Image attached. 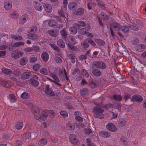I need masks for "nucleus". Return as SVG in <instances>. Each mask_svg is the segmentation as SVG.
Returning <instances> with one entry per match:
<instances>
[{"label": "nucleus", "instance_id": "obj_31", "mask_svg": "<svg viewBox=\"0 0 146 146\" xmlns=\"http://www.w3.org/2000/svg\"><path fill=\"white\" fill-rule=\"evenodd\" d=\"M95 41L98 45L100 46H103L105 44V42L101 39H96L95 40Z\"/></svg>", "mask_w": 146, "mask_h": 146}, {"label": "nucleus", "instance_id": "obj_59", "mask_svg": "<svg viewBox=\"0 0 146 146\" xmlns=\"http://www.w3.org/2000/svg\"><path fill=\"white\" fill-rule=\"evenodd\" d=\"M54 60L57 63H61L62 62V59L60 57L56 56L54 58Z\"/></svg>", "mask_w": 146, "mask_h": 146}, {"label": "nucleus", "instance_id": "obj_26", "mask_svg": "<svg viewBox=\"0 0 146 146\" xmlns=\"http://www.w3.org/2000/svg\"><path fill=\"white\" fill-rule=\"evenodd\" d=\"M1 69L3 72L7 75H10L13 73V71L10 69L3 68Z\"/></svg>", "mask_w": 146, "mask_h": 146}, {"label": "nucleus", "instance_id": "obj_16", "mask_svg": "<svg viewBox=\"0 0 146 146\" xmlns=\"http://www.w3.org/2000/svg\"><path fill=\"white\" fill-rule=\"evenodd\" d=\"M31 73L28 72H23L21 74V78L24 79L29 78L31 76Z\"/></svg>", "mask_w": 146, "mask_h": 146}, {"label": "nucleus", "instance_id": "obj_40", "mask_svg": "<svg viewBox=\"0 0 146 146\" xmlns=\"http://www.w3.org/2000/svg\"><path fill=\"white\" fill-rule=\"evenodd\" d=\"M88 42V41H87V39L84 40L83 42V43L81 44L82 47L85 48H88L89 44Z\"/></svg>", "mask_w": 146, "mask_h": 146}, {"label": "nucleus", "instance_id": "obj_51", "mask_svg": "<svg viewBox=\"0 0 146 146\" xmlns=\"http://www.w3.org/2000/svg\"><path fill=\"white\" fill-rule=\"evenodd\" d=\"M47 112L48 115H49L52 118H53L56 114L54 111L52 110H47Z\"/></svg>", "mask_w": 146, "mask_h": 146}, {"label": "nucleus", "instance_id": "obj_2", "mask_svg": "<svg viewBox=\"0 0 146 146\" xmlns=\"http://www.w3.org/2000/svg\"><path fill=\"white\" fill-rule=\"evenodd\" d=\"M92 69L96 68L102 70L105 69L107 68L106 64L102 61H94L92 64Z\"/></svg>", "mask_w": 146, "mask_h": 146}, {"label": "nucleus", "instance_id": "obj_45", "mask_svg": "<svg viewBox=\"0 0 146 146\" xmlns=\"http://www.w3.org/2000/svg\"><path fill=\"white\" fill-rule=\"evenodd\" d=\"M96 3L90 1L87 4L88 8L90 10L91 9H92V7H94L96 6Z\"/></svg>", "mask_w": 146, "mask_h": 146}, {"label": "nucleus", "instance_id": "obj_41", "mask_svg": "<svg viewBox=\"0 0 146 146\" xmlns=\"http://www.w3.org/2000/svg\"><path fill=\"white\" fill-rule=\"evenodd\" d=\"M126 123V121L125 120L123 119H120L118 124V126L119 127H121L123 126Z\"/></svg>", "mask_w": 146, "mask_h": 146}, {"label": "nucleus", "instance_id": "obj_10", "mask_svg": "<svg viewBox=\"0 0 146 146\" xmlns=\"http://www.w3.org/2000/svg\"><path fill=\"white\" fill-rule=\"evenodd\" d=\"M132 99L133 101L136 102H140L143 100V98L141 96L139 95H134L132 97Z\"/></svg>", "mask_w": 146, "mask_h": 146}, {"label": "nucleus", "instance_id": "obj_28", "mask_svg": "<svg viewBox=\"0 0 146 146\" xmlns=\"http://www.w3.org/2000/svg\"><path fill=\"white\" fill-rule=\"evenodd\" d=\"M8 98L11 103H14L17 101V98L13 94H9Z\"/></svg>", "mask_w": 146, "mask_h": 146}, {"label": "nucleus", "instance_id": "obj_61", "mask_svg": "<svg viewBox=\"0 0 146 146\" xmlns=\"http://www.w3.org/2000/svg\"><path fill=\"white\" fill-rule=\"evenodd\" d=\"M1 83L3 86L6 87L8 88L10 87L9 84L5 81H2Z\"/></svg>", "mask_w": 146, "mask_h": 146}, {"label": "nucleus", "instance_id": "obj_9", "mask_svg": "<svg viewBox=\"0 0 146 146\" xmlns=\"http://www.w3.org/2000/svg\"><path fill=\"white\" fill-rule=\"evenodd\" d=\"M4 7L7 10H10L12 7V4L11 1L7 0L5 1L4 3Z\"/></svg>", "mask_w": 146, "mask_h": 146}, {"label": "nucleus", "instance_id": "obj_18", "mask_svg": "<svg viewBox=\"0 0 146 146\" xmlns=\"http://www.w3.org/2000/svg\"><path fill=\"white\" fill-rule=\"evenodd\" d=\"M30 134L29 133H26L23 135L22 140L24 142H28L30 138Z\"/></svg>", "mask_w": 146, "mask_h": 146}, {"label": "nucleus", "instance_id": "obj_39", "mask_svg": "<svg viewBox=\"0 0 146 146\" xmlns=\"http://www.w3.org/2000/svg\"><path fill=\"white\" fill-rule=\"evenodd\" d=\"M61 35L64 38H66L68 34L66 30L64 29H63L60 32Z\"/></svg>", "mask_w": 146, "mask_h": 146}, {"label": "nucleus", "instance_id": "obj_24", "mask_svg": "<svg viewBox=\"0 0 146 146\" xmlns=\"http://www.w3.org/2000/svg\"><path fill=\"white\" fill-rule=\"evenodd\" d=\"M27 37L29 39L33 40H36L38 38V35L35 34H27Z\"/></svg>", "mask_w": 146, "mask_h": 146}, {"label": "nucleus", "instance_id": "obj_50", "mask_svg": "<svg viewBox=\"0 0 146 146\" xmlns=\"http://www.w3.org/2000/svg\"><path fill=\"white\" fill-rule=\"evenodd\" d=\"M29 97V95L26 92H24L23 93L21 96V98L23 99H27Z\"/></svg>", "mask_w": 146, "mask_h": 146}, {"label": "nucleus", "instance_id": "obj_29", "mask_svg": "<svg viewBox=\"0 0 146 146\" xmlns=\"http://www.w3.org/2000/svg\"><path fill=\"white\" fill-rule=\"evenodd\" d=\"M29 82L31 85L36 87L39 84V82L37 80L34 79H31L30 80Z\"/></svg>", "mask_w": 146, "mask_h": 146}, {"label": "nucleus", "instance_id": "obj_54", "mask_svg": "<svg viewBox=\"0 0 146 146\" xmlns=\"http://www.w3.org/2000/svg\"><path fill=\"white\" fill-rule=\"evenodd\" d=\"M113 107L118 110L119 113H120V110L121 108V106L118 104H115L113 105Z\"/></svg>", "mask_w": 146, "mask_h": 146}, {"label": "nucleus", "instance_id": "obj_6", "mask_svg": "<svg viewBox=\"0 0 146 146\" xmlns=\"http://www.w3.org/2000/svg\"><path fill=\"white\" fill-rule=\"evenodd\" d=\"M45 89V92L46 94L51 96H55V93L52 90L49 85L47 84Z\"/></svg>", "mask_w": 146, "mask_h": 146}, {"label": "nucleus", "instance_id": "obj_7", "mask_svg": "<svg viewBox=\"0 0 146 146\" xmlns=\"http://www.w3.org/2000/svg\"><path fill=\"white\" fill-rule=\"evenodd\" d=\"M28 19V15L27 14L22 15L19 18V23L20 25H23Z\"/></svg>", "mask_w": 146, "mask_h": 146}, {"label": "nucleus", "instance_id": "obj_47", "mask_svg": "<svg viewBox=\"0 0 146 146\" xmlns=\"http://www.w3.org/2000/svg\"><path fill=\"white\" fill-rule=\"evenodd\" d=\"M49 45L51 47L53 48L54 50L58 52H59L60 51V48L56 46L53 43L50 44Z\"/></svg>", "mask_w": 146, "mask_h": 146}, {"label": "nucleus", "instance_id": "obj_46", "mask_svg": "<svg viewBox=\"0 0 146 146\" xmlns=\"http://www.w3.org/2000/svg\"><path fill=\"white\" fill-rule=\"evenodd\" d=\"M37 31V28L35 26L32 27L31 28L30 30L28 31V33H35Z\"/></svg>", "mask_w": 146, "mask_h": 146}, {"label": "nucleus", "instance_id": "obj_35", "mask_svg": "<svg viewBox=\"0 0 146 146\" xmlns=\"http://www.w3.org/2000/svg\"><path fill=\"white\" fill-rule=\"evenodd\" d=\"M68 40L70 44H71L73 45L75 44V38L73 36H68Z\"/></svg>", "mask_w": 146, "mask_h": 146}, {"label": "nucleus", "instance_id": "obj_27", "mask_svg": "<svg viewBox=\"0 0 146 146\" xmlns=\"http://www.w3.org/2000/svg\"><path fill=\"white\" fill-rule=\"evenodd\" d=\"M49 25L51 27H56L58 26V24L54 20H51L48 23Z\"/></svg>", "mask_w": 146, "mask_h": 146}, {"label": "nucleus", "instance_id": "obj_44", "mask_svg": "<svg viewBox=\"0 0 146 146\" xmlns=\"http://www.w3.org/2000/svg\"><path fill=\"white\" fill-rule=\"evenodd\" d=\"M113 99L118 101H121L122 99L121 96L119 95L114 94L113 96Z\"/></svg>", "mask_w": 146, "mask_h": 146}, {"label": "nucleus", "instance_id": "obj_37", "mask_svg": "<svg viewBox=\"0 0 146 146\" xmlns=\"http://www.w3.org/2000/svg\"><path fill=\"white\" fill-rule=\"evenodd\" d=\"M69 31L70 33L73 35L75 34L77 32V29L73 26L70 28Z\"/></svg>", "mask_w": 146, "mask_h": 146}, {"label": "nucleus", "instance_id": "obj_53", "mask_svg": "<svg viewBox=\"0 0 146 146\" xmlns=\"http://www.w3.org/2000/svg\"><path fill=\"white\" fill-rule=\"evenodd\" d=\"M66 125L67 128L69 130H72L75 128V126L72 124H71L70 123H67Z\"/></svg>", "mask_w": 146, "mask_h": 146}, {"label": "nucleus", "instance_id": "obj_64", "mask_svg": "<svg viewBox=\"0 0 146 146\" xmlns=\"http://www.w3.org/2000/svg\"><path fill=\"white\" fill-rule=\"evenodd\" d=\"M33 50V48L30 47H27L24 49V51L25 52H32Z\"/></svg>", "mask_w": 146, "mask_h": 146}, {"label": "nucleus", "instance_id": "obj_57", "mask_svg": "<svg viewBox=\"0 0 146 146\" xmlns=\"http://www.w3.org/2000/svg\"><path fill=\"white\" fill-rule=\"evenodd\" d=\"M87 41L93 46L94 47L96 46V43L92 39L90 38H87Z\"/></svg>", "mask_w": 146, "mask_h": 146}, {"label": "nucleus", "instance_id": "obj_36", "mask_svg": "<svg viewBox=\"0 0 146 146\" xmlns=\"http://www.w3.org/2000/svg\"><path fill=\"white\" fill-rule=\"evenodd\" d=\"M80 93L82 96H84L87 95L89 93L88 89L86 88H84L80 90Z\"/></svg>", "mask_w": 146, "mask_h": 146}, {"label": "nucleus", "instance_id": "obj_42", "mask_svg": "<svg viewBox=\"0 0 146 146\" xmlns=\"http://www.w3.org/2000/svg\"><path fill=\"white\" fill-rule=\"evenodd\" d=\"M123 33H127L129 31V29L127 27L125 26H123L121 27L120 29Z\"/></svg>", "mask_w": 146, "mask_h": 146}, {"label": "nucleus", "instance_id": "obj_11", "mask_svg": "<svg viewBox=\"0 0 146 146\" xmlns=\"http://www.w3.org/2000/svg\"><path fill=\"white\" fill-rule=\"evenodd\" d=\"M69 139L71 143L74 144H78L79 142L78 139H77L75 135L71 134L70 136Z\"/></svg>", "mask_w": 146, "mask_h": 146}, {"label": "nucleus", "instance_id": "obj_4", "mask_svg": "<svg viewBox=\"0 0 146 146\" xmlns=\"http://www.w3.org/2000/svg\"><path fill=\"white\" fill-rule=\"evenodd\" d=\"M97 17L99 25L102 27H103V23L102 22V19L105 21H108L109 19V17L104 13L102 12L99 14H97Z\"/></svg>", "mask_w": 146, "mask_h": 146}, {"label": "nucleus", "instance_id": "obj_12", "mask_svg": "<svg viewBox=\"0 0 146 146\" xmlns=\"http://www.w3.org/2000/svg\"><path fill=\"white\" fill-rule=\"evenodd\" d=\"M100 136L104 138H107L110 136V133L107 131H102L99 133Z\"/></svg>", "mask_w": 146, "mask_h": 146}, {"label": "nucleus", "instance_id": "obj_52", "mask_svg": "<svg viewBox=\"0 0 146 146\" xmlns=\"http://www.w3.org/2000/svg\"><path fill=\"white\" fill-rule=\"evenodd\" d=\"M69 59L70 61L73 63L75 62V56L71 54H70L68 56Z\"/></svg>", "mask_w": 146, "mask_h": 146}, {"label": "nucleus", "instance_id": "obj_56", "mask_svg": "<svg viewBox=\"0 0 146 146\" xmlns=\"http://www.w3.org/2000/svg\"><path fill=\"white\" fill-rule=\"evenodd\" d=\"M120 140L121 142L123 143L124 145H127V138H125L123 136H122L120 138Z\"/></svg>", "mask_w": 146, "mask_h": 146}, {"label": "nucleus", "instance_id": "obj_19", "mask_svg": "<svg viewBox=\"0 0 146 146\" xmlns=\"http://www.w3.org/2000/svg\"><path fill=\"white\" fill-rule=\"evenodd\" d=\"M48 33L49 34L52 36L56 37L58 34V33L56 30L51 29L48 31Z\"/></svg>", "mask_w": 146, "mask_h": 146}, {"label": "nucleus", "instance_id": "obj_22", "mask_svg": "<svg viewBox=\"0 0 146 146\" xmlns=\"http://www.w3.org/2000/svg\"><path fill=\"white\" fill-rule=\"evenodd\" d=\"M92 73L96 77L100 76L101 74V72L98 69H94L92 71Z\"/></svg>", "mask_w": 146, "mask_h": 146}, {"label": "nucleus", "instance_id": "obj_17", "mask_svg": "<svg viewBox=\"0 0 146 146\" xmlns=\"http://www.w3.org/2000/svg\"><path fill=\"white\" fill-rule=\"evenodd\" d=\"M136 50L138 52L143 51L145 49V46L143 44H139L136 46Z\"/></svg>", "mask_w": 146, "mask_h": 146}, {"label": "nucleus", "instance_id": "obj_58", "mask_svg": "<svg viewBox=\"0 0 146 146\" xmlns=\"http://www.w3.org/2000/svg\"><path fill=\"white\" fill-rule=\"evenodd\" d=\"M13 74L15 76H18L20 74V72L19 70L15 69L13 71Z\"/></svg>", "mask_w": 146, "mask_h": 146}, {"label": "nucleus", "instance_id": "obj_21", "mask_svg": "<svg viewBox=\"0 0 146 146\" xmlns=\"http://www.w3.org/2000/svg\"><path fill=\"white\" fill-rule=\"evenodd\" d=\"M44 7L45 11L47 12L50 13L52 10L51 6L48 4H45L44 5Z\"/></svg>", "mask_w": 146, "mask_h": 146}, {"label": "nucleus", "instance_id": "obj_33", "mask_svg": "<svg viewBox=\"0 0 146 146\" xmlns=\"http://www.w3.org/2000/svg\"><path fill=\"white\" fill-rule=\"evenodd\" d=\"M68 48L70 50L74 51H77L79 50V49L77 48L76 46L71 45L70 43H68L67 45Z\"/></svg>", "mask_w": 146, "mask_h": 146}, {"label": "nucleus", "instance_id": "obj_15", "mask_svg": "<svg viewBox=\"0 0 146 146\" xmlns=\"http://www.w3.org/2000/svg\"><path fill=\"white\" fill-rule=\"evenodd\" d=\"M41 56L43 61L46 62L48 60L49 55L47 53L44 52H43Z\"/></svg>", "mask_w": 146, "mask_h": 146}, {"label": "nucleus", "instance_id": "obj_32", "mask_svg": "<svg viewBox=\"0 0 146 146\" xmlns=\"http://www.w3.org/2000/svg\"><path fill=\"white\" fill-rule=\"evenodd\" d=\"M23 124L22 121H19L17 122L15 124V128L17 129H22Z\"/></svg>", "mask_w": 146, "mask_h": 146}, {"label": "nucleus", "instance_id": "obj_5", "mask_svg": "<svg viewBox=\"0 0 146 146\" xmlns=\"http://www.w3.org/2000/svg\"><path fill=\"white\" fill-rule=\"evenodd\" d=\"M23 54V52L17 50L13 51L11 54V57L14 59H17L21 57Z\"/></svg>", "mask_w": 146, "mask_h": 146}, {"label": "nucleus", "instance_id": "obj_55", "mask_svg": "<svg viewBox=\"0 0 146 146\" xmlns=\"http://www.w3.org/2000/svg\"><path fill=\"white\" fill-rule=\"evenodd\" d=\"M128 27L133 30H134L135 31H137L139 30V28L133 25H129L128 26Z\"/></svg>", "mask_w": 146, "mask_h": 146}, {"label": "nucleus", "instance_id": "obj_38", "mask_svg": "<svg viewBox=\"0 0 146 146\" xmlns=\"http://www.w3.org/2000/svg\"><path fill=\"white\" fill-rule=\"evenodd\" d=\"M58 45L62 48H64L65 47V44L64 41L62 39H59L57 41Z\"/></svg>", "mask_w": 146, "mask_h": 146}, {"label": "nucleus", "instance_id": "obj_1", "mask_svg": "<svg viewBox=\"0 0 146 146\" xmlns=\"http://www.w3.org/2000/svg\"><path fill=\"white\" fill-rule=\"evenodd\" d=\"M32 111L34 114L35 118L39 121H41V119L42 120H45L48 115L47 111H43L41 112V114H40V110L37 107L33 108Z\"/></svg>", "mask_w": 146, "mask_h": 146}, {"label": "nucleus", "instance_id": "obj_8", "mask_svg": "<svg viewBox=\"0 0 146 146\" xmlns=\"http://www.w3.org/2000/svg\"><path fill=\"white\" fill-rule=\"evenodd\" d=\"M106 127L108 130L111 132H114L117 129L115 126L111 123H108L106 125Z\"/></svg>", "mask_w": 146, "mask_h": 146}, {"label": "nucleus", "instance_id": "obj_62", "mask_svg": "<svg viewBox=\"0 0 146 146\" xmlns=\"http://www.w3.org/2000/svg\"><path fill=\"white\" fill-rule=\"evenodd\" d=\"M58 13L60 17H63V18L64 19V13L62 10L61 9L60 10H58Z\"/></svg>", "mask_w": 146, "mask_h": 146}, {"label": "nucleus", "instance_id": "obj_23", "mask_svg": "<svg viewBox=\"0 0 146 146\" xmlns=\"http://www.w3.org/2000/svg\"><path fill=\"white\" fill-rule=\"evenodd\" d=\"M133 22L135 25L139 26H141L143 25V23L141 21L135 18L133 19Z\"/></svg>", "mask_w": 146, "mask_h": 146}, {"label": "nucleus", "instance_id": "obj_25", "mask_svg": "<svg viewBox=\"0 0 146 146\" xmlns=\"http://www.w3.org/2000/svg\"><path fill=\"white\" fill-rule=\"evenodd\" d=\"M47 141L45 138H42L40 139L38 142V144L40 146L45 145L46 144Z\"/></svg>", "mask_w": 146, "mask_h": 146}, {"label": "nucleus", "instance_id": "obj_3", "mask_svg": "<svg viewBox=\"0 0 146 146\" xmlns=\"http://www.w3.org/2000/svg\"><path fill=\"white\" fill-rule=\"evenodd\" d=\"M92 111L94 113V116L95 117L101 119L104 118V115L103 114L104 110L102 109L96 107L93 108Z\"/></svg>", "mask_w": 146, "mask_h": 146}, {"label": "nucleus", "instance_id": "obj_34", "mask_svg": "<svg viewBox=\"0 0 146 146\" xmlns=\"http://www.w3.org/2000/svg\"><path fill=\"white\" fill-rule=\"evenodd\" d=\"M97 82L93 80H92L89 84L90 87L92 88H95L97 87Z\"/></svg>", "mask_w": 146, "mask_h": 146}, {"label": "nucleus", "instance_id": "obj_43", "mask_svg": "<svg viewBox=\"0 0 146 146\" xmlns=\"http://www.w3.org/2000/svg\"><path fill=\"white\" fill-rule=\"evenodd\" d=\"M84 13V10L83 8H79L76 10V15H82Z\"/></svg>", "mask_w": 146, "mask_h": 146}, {"label": "nucleus", "instance_id": "obj_60", "mask_svg": "<svg viewBox=\"0 0 146 146\" xmlns=\"http://www.w3.org/2000/svg\"><path fill=\"white\" fill-rule=\"evenodd\" d=\"M82 75L86 77H88L89 76V74L87 71L85 69H82Z\"/></svg>", "mask_w": 146, "mask_h": 146}, {"label": "nucleus", "instance_id": "obj_14", "mask_svg": "<svg viewBox=\"0 0 146 146\" xmlns=\"http://www.w3.org/2000/svg\"><path fill=\"white\" fill-rule=\"evenodd\" d=\"M77 5L76 3L74 2H71L68 5V7L70 10H75L77 8Z\"/></svg>", "mask_w": 146, "mask_h": 146}, {"label": "nucleus", "instance_id": "obj_63", "mask_svg": "<svg viewBox=\"0 0 146 146\" xmlns=\"http://www.w3.org/2000/svg\"><path fill=\"white\" fill-rule=\"evenodd\" d=\"M11 14L12 17L14 19H16L18 17V14L15 11L12 12L11 13Z\"/></svg>", "mask_w": 146, "mask_h": 146}, {"label": "nucleus", "instance_id": "obj_30", "mask_svg": "<svg viewBox=\"0 0 146 146\" xmlns=\"http://www.w3.org/2000/svg\"><path fill=\"white\" fill-rule=\"evenodd\" d=\"M28 61V59L26 57L22 58L20 61V63L22 65H25Z\"/></svg>", "mask_w": 146, "mask_h": 146}, {"label": "nucleus", "instance_id": "obj_48", "mask_svg": "<svg viewBox=\"0 0 146 146\" xmlns=\"http://www.w3.org/2000/svg\"><path fill=\"white\" fill-rule=\"evenodd\" d=\"M25 43L23 42H19L15 43L12 47H18L21 45H23Z\"/></svg>", "mask_w": 146, "mask_h": 146}, {"label": "nucleus", "instance_id": "obj_20", "mask_svg": "<svg viewBox=\"0 0 146 146\" xmlns=\"http://www.w3.org/2000/svg\"><path fill=\"white\" fill-rule=\"evenodd\" d=\"M34 7L35 9L38 11H41L42 9V5L36 1L34 2Z\"/></svg>", "mask_w": 146, "mask_h": 146}, {"label": "nucleus", "instance_id": "obj_13", "mask_svg": "<svg viewBox=\"0 0 146 146\" xmlns=\"http://www.w3.org/2000/svg\"><path fill=\"white\" fill-rule=\"evenodd\" d=\"M120 25L117 23L113 22L111 24V28H112L116 31H118L120 29Z\"/></svg>", "mask_w": 146, "mask_h": 146}, {"label": "nucleus", "instance_id": "obj_49", "mask_svg": "<svg viewBox=\"0 0 146 146\" xmlns=\"http://www.w3.org/2000/svg\"><path fill=\"white\" fill-rule=\"evenodd\" d=\"M40 72L44 75H47L48 74V72L47 69L44 68H42L40 70Z\"/></svg>", "mask_w": 146, "mask_h": 146}]
</instances>
